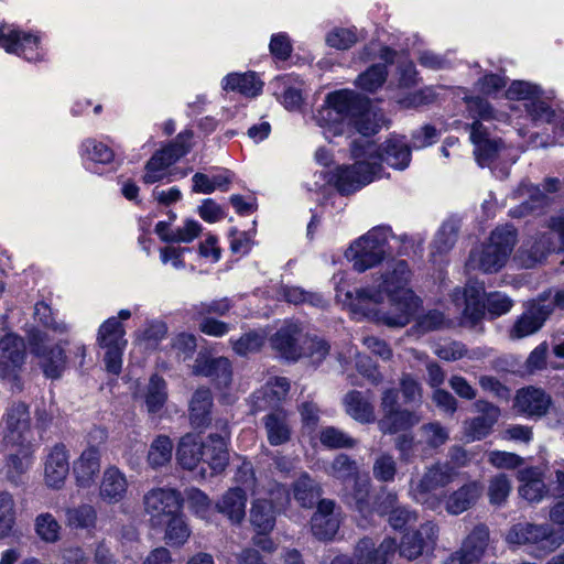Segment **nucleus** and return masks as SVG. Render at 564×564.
Returning a JSON list of instances; mask_svg holds the SVG:
<instances>
[{
	"instance_id": "603ef678",
	"label": "nucleus",
	"mask_w": 564,
	"mask_h": 564,
	"mask_svg": "<svg viewBox=\"0 0 564 564\" xmlns=\"http://www.w3.org/2000/svg\"><path fill=\"white\" fill-rule=\"evenodd\" d=\"M173 442L166 435L156 436L150 444L147 462L152 469L166 466L172 459Z\"/></svg>"
},
{
	"instance_id": "dca6fc26",
	"label": "nucleus",
	"mask_w": 564,
	"mask_h": 564,
	"mask_svg": "<svg viewBox=\"0 0 564 564\" xmlns=\"http://www.w3.org/2000/svg\"><path fill=\"white\" fill-rule=\"evenodd\" d=\"M326 473L341 481L352 480L354 487L351 494L347 496V502L354 507L359 513L370 512L368 505L370 480L368 478L358 477V466L355 460L345 454H339L333 460Z\"/></svg>"
},
{
	"instance_id": "09e8293b",
	"label": "nucleus",
	"mask_w": 564,
	"mask_h": 564,
	"mask_svg": "<svg viewBox=\"0 0 564 564\" xmlns=\"http://www.w3.org/2000/svg\"><path fill=\"white\" fill-rule=\"evenodd\" d=\"M17 454H11L7 463V476L12 482H18L33 464V444L18 445Z\"/></svg>"
},
{
	"instance_id": "6e6552de",
	"label": "nucleus",
	"mask_w": 564,
	"mask_h": 564,
	"mask_svg": "<svg viewBox=\"0 0 564 564\" xmlns=\"http://www.w3.org/2000/svg\"><path fill=\"white\" fill-rule=\"evenodd\" d=\"M516 231L511 226L496 228L487 243H482L470 251L466 262L468 271L478 270L484 273H494L501 270L514 247Z\"/></svg>"
},
{
	"instance_id": "c85d7f7f",
	"label": "nucleus",
	"mask_w": 564,
	"mask_h": 564,
	"mask_svg": "<svg viewBox=\"0 0 564 564\" xmlns=\"http://www.w3.org/2000/svg\"><path fill=\"white\" fill-rule=\"evenodd\" d=\"M398 544L394 539H384L378 547L371 539H361L356 547L357 564H390L395 556Z\"/></svg>"
},
{
	"instance_id": "aec40b11",
	"label": "nucleus",
	"mask_w": 564,
	"mask_h": 564,
	"mask_svg": "<svg viewBox=\"0 0 564 564\" xmlns=\"http://www.w3.org/2000/svg\"><path fill=\"white\" fill-rule=\"evenodd\" d=\"M26 350L22 337L8 333L0 338V378L20 390V371L25 362Z\"/></svg>"
},
{
	"instance_id": "a18cd8bd",
	"label": "nucleus",
	"mask_w": 564,
	"mask_h": 564,
	"mask_svg": "<svg viewBox=\"0 0 564 564\" xmlns=\"http://www.w3.org/2000/svg\"><path fill=\"white\" fill-rule=\"evenodd\" d=\"M422 416L416 412L397 410L388 415H382L378 425L381 432L394 434L406 431L416 425Z\"/></svg>"
},
{
	"instance_id": "4d7b16f0",
	"label": "nucleus",
	"mask_w": 564,
	"mask_h": 564,
	"mask_svg": "<svg viewBox=\"0 0 564 564\" xmlns=\"http://www.w3.org/2000/svg\"><path fill=\"white\" fill-rule=\"evenodd\" d=\"M457 231L458 225L455 220L444 221L433 240L432 256L435 257L449 251L456 242Z\"/></svg>"
},
{
	"instance_id": "5701e85b",
	"label": "nucleus",
	"mask_w": 564,
	"mask_h": 564,
	"mask_svg": "<svg viewBox=\"0 0 564 564\" xmlns=\"http://www.w3.org/2000/svg\"><path fill=\"white\" fill-rule=\"evenodd\" d=\"M304 334L302 326L286 322L270 339L272 348L286 360L296 361L303 357Z\"/></svg>"
},
{
	"instance_id": "c03bdc74",
	"label": "nucleus",
	"mask_w": 564,
	"mask_h": 564,
	"mask_svg": "<svg viewBox=\"0 0 564 564\" xmlns=\"http://www.w3.org/2000/svg\"><path fill=\"white\" fill-rule=\"evenodd\" d=\"M96 341L99 347H127L124 326L116 316L107 318L98 328Z\"/></svg>"
},
{
	"instance_id": "72a5a7b5",
	"label": "nucleus",
	"mask_w": 564,
	"mask_h": 564,
	"mask_svg": "<svg viewBox=\"0 0 564 564\" xmlns=\"http://www.w3.org/2000/svg\"><path fill=\"white\" fill-rule=\"evenodd\" d=\"M128 487L124 473L116 466H108L101 476L99 497L107 503H118L126 498Z\"/></svg>"
},
{
	"instance_id": "8fccbe9b",
	"label": "nucleus",
	"mask_w": 564,
	"mask_h": 564,
	"mask_svg": "<svg viewBox=\"0 0 564 564\" xmlns=\"http://www.w3.org/2000/svg\"><path fill=\"white\" fill-rule=\"evenodd\" d=\"M345 406L347 413L360 423H370L375 421L373 406L368 398H365L358 391H351L345 397Z\"/></svg>"
},
{
	"instance_id": "bb28decb",
	"label": "nucleus",
	"mask_w": 564,
	"mask_h": 564,
	"mask_svg": "<svg viewBox=\"0 0 564 564\" xmlns=\"http://www.w3.org/2000/svg\"><path fill=\"white\" fill-rule=\"evenodd\" d=\"M489 531L484 524L474 528L459 552L452 554L444 564H478L488 544Z\"/></svg>"
},
{
	"instance_id": "052dcab7",
	"label": "nucleus",
	"mask_w": 564,
	"mask_h": 564,
	"mask_svg": "<svg viewBox=\"0 0 564 564\" xmlns=\"http://www.w3.org/2000/svg\"><path fill=\"white\" fill-rule=\"evenodd\" d=\"M280 295L289 303H308L313 306H324L326 300L318 293H308L297 286L282 285Z\"/></svg>"
},
{
	"instance_id": "f704fd0d",
	"label": "nucleus",
	"mask_w": 564,
	"mask_h": 564,
	"mask_svg": "<svg viewBox=\"0 0 564 564\" xmlns=\"http://www.w3.org/2000/svg\"><path fill=\"white\" fill-rule=\"evenodd\" d=\"M518 480L521 482L519 495L529 502H540L547 492L543 480V473L538 467H528L519 470Z\"/></svg>"
},
{
	"instance_id": "f03ea898",
	"label": "nucleus",
	"mask_w": 564,
	"mask_h": 564,
	"mask_svg": "<svg viewBox=\"0 0 564 564\" xmlns=\"http://www.w3.org/2000/svg\"><path fill=\"white\" fill-rule=\"evenodd\" d=\"M314 119L328 140L350 128L368 137L377 133L384 122L382 112L373 109L369 99L351 89L329 93Z\"/></svg>"
},
{
	"instance_id": "7c9ffc66",
	"label": "nucleus",
	"mask_w": 564,
	"mask_h": 564,
	"mask_svg": "<svg viewBox=\"0 0 564 564\" xmlns=\"http://www.w3.org/2000/svg\"><path fill=\"white\" fill-rule=\"evenodd\" d=\"M334 510L333 500L323 499L318 502L311 521L312 532L318 540H332L337 533L340 520Z\"/></svg>"
},
{
	"instance_id": "f8f14e48",
	"label": "nucleus",
	"mask_w": 564,
	"mask_h": 564,
	"mask_svg": "<svg viewBox=\"0 0 564 564\" xmlns=\"http://www.w3.org/2000/svg\"><path fill=\"white\" fill-rule=\"evenodd\" d=\"M28 343L43 375L48 379L61 378L67 367L64 346L61 343L52 344L48 334L36 328L30 330Z\"/></svg>"
},
{
	"instance_id": "4468645a",
	"label": "nucleus",
	"mask_w": 564,
	"mask_h": 564,
	"mask_svg": "<svg viewBox=\"0 0 564 564\" xmlns=\"http://www.w3.org/2000/svg\"><path fill=\"white\" fill-rule=\"evenodd\" d=\"M0 47L28 62L43 61L46 55L40 31H24L8 23H0Z\"/></svg>"
},
{
	"instance_id": "412c9836",
	"label": "nucleus",
	"mask_w": 564,
	"mask_h": 564,
	"mask_svg": "<svg viewBox=\"0 0 564 564\" xmlns=\"http://www.w3.org/2000/svg\"><path fill=\"white\" fill-rule=\"evenodd\" d=\"M474 408L479 415L463 425V440L467 443L487 437L500 416L499 408L487 401L478 400Z\"/></svg>"
},
{
	"instance_id": "338daca9",
	"label": "nucleus",
	"mask_w": 564,
	"mask_h": 564,
	"mask_svg": "<svg viewBox=\"0 0 564 564\" xmlns=\"http://www.w3.org/2000/svg\"><path fill=\"white\" fill-rule=\"evenodd\" d=\"M511 481L505 474H499L489 480L488 497L491 505L501 506L511 492Z\"/></svg>"
},
{
	"instance_id": "bf43d9fd",
	"label": "nucleus",
	"mask_w": 564,
	"mask_h": 564,
	"mask_svg": "<svg viewBox=\"0 0 564 564\" xmlns=\"http://www.w3.org/2000/svg\"><path fill=\"white\" fill-rule=\"evenodd\" d=\"M267 339V333L263 329L251 330L243 334L240 338L230 339L234 351L239 356H247L260 350Z\"/></svg>"
},
{
	"instance_id": "79ce46f5",
	"label": "nucleus",
	"mask_w": 564,
	"mask_h": 564,
	"mask_svg": "<svg viewBox=\"0 0 564 564\" xmlns=\"http://www.w3.org/2000/svg\"><path fill=\"white\" fill-rule=\"evenodd\" d=\"M514 196L522 199L519 208L511 210L513 216H524L531 212H534L543 207L546 203V195L536 186L531 183L523 181Z\"/></svg>"
},
{
	"instance_id": "ea45409f",
	"label": "nucleus",
	"mask_w": 564,
	"mask_h": 564,
	"mask_svg": "<svg viewBox=\"0 0 564 564\" xmlns=\"http://www.w3.org/2000/svg\"><path fill=\"white\" fill-rule=\"evenodd\" d=\"M80 155L87 169L97 172L98 165H108L115 160L113 150L96 139H87L80 145Z\"/></svg>"
},
{
	"instance_id": "774afa93",
	"label": "nucleus",
	"mask_w": 564,
	"mask_h": 564,
	"mask_svg": "<svg viewBox=\"0 0 564 564\" xmlns=\"http://www.w3.org/2000/svg\"><path fill=\"white\" fill-rule=\"evenodd\" d=\"M187 503L192 512L205 520L209 521L213 514V508L208 496L199 489L193 488L187 491Z\"/></svg>"
},
{
	"instance_id": "c9c22d12",
	"label": "nucleus",
	"mask_w": 564,
	"mask_h": 564,
	"mask_svg": "<svg viewBox=\"0 0 564 564\" xmlns=\"http://www.w3.org/2000/svg\"><path fill=\"white\" fill-rule=\"evenodd\" d=\"M481 492L482 486L478 481L465 484L446 497L445 509L449 514H460L477 501Z\"/></svg>"
},
{
	"instance_id": "f3484780",
	"label": "nucleus",
	"mask_w": 564,
	"mask_h": 564,
	"mask_svg": "<svg viewBox=\"0 0 564 564\" xmlns=\"http://www.w3.org/2000/svg\"><path fill=\"white\" fill-rule=\"evenodd\" d=\"M506 98L522 102L527 116L533 121H550L553 109L547 102L549 96L536 84L527 80H513L507 88Z\"/></svg>"
},
{
	"instance_id": "e2e57ef3",
	"label": "nucleus",
	"mask_w": 564,
	"mask_h": 564,
	"mask_svg": "<svg viewBox=\"0 0 564 564\" xmlns=\"http://www.w3.org/2000/svg\"><path fill=\"white\" fill-rule=\"evenodd\" d=\"M34 318L45 328L54 332L55 334H66L69 327L63 321H56L52 308L45 302H37L34 306Z\"/></svg>"
},
{
	"instance_id": "6ab92c4d",
	"label": "nucleus",
	"mask_w": 564,
	"mask_h": 564,
	"mask_svg": "<svg viewBox=\"0 0 564 564\" xmlns=\"http://www.w3.org/2000/svg\"><path fill=\"white\" fill-rule=\"evenodd\" d=\"M554 306L564 308V291H557L553 301L540 299L532 303L514 323L510 337L520 339L538 332Z\"/></svg>"
},
{
	"instance_id": "58836bf2",
	"label": "nucleus",
	"mask_w": 564,
	"mask_h": 564,
	"mask_svg": "<svg viewBox=\"0 0 564 564\" xmlns=\"http://www.w3.org/2000/svg\"><path fill=\"white\" fill-rule=\"evenodd\" d=\"M290 390V382L284 377L270 379L265 386L254 393V406L257 411L274 408L285 399Z\"/></svg>"
},
{
	"instance_id": "9d476101",
	"label": "nucleus",
	"mask_w": 564,
	"mask_h": 564,
	"mask_svg": "<svg viewBox=\"0 0 564 564\" xmlns=\"http://www.w3.org/2000/svg\"><path fill=\"white\" fill-rule=\"evenodd\" d=\"M289 502V490L280 484L270 481L268 488L252 502L250 521L254 530L261 534H269L275 525L276 514L284 510Z\"/></svg>"
},
{
	"instance_id": "1a4fd4ad",
	"label": "nucleus",
	"mask_w": 564,
	"mask_h": 564,
	"mask_svg": "<svg viewBox=\"0 0 564 564\" xmlns=\"http://www.w3.org/2000/svg\"><path fill=\"white\" fill-rule=\"evenodd\" d=\"M506 542L511 546H523L530 555L542 558L555 551L562 541L550 524L520 522L513 524L506 534Z\"/></svg>"
},
{
	"instance_id": "864d4df0",
	"label": "nucleus",
	"mask_w": 564,
	"mask_h": 564,
	"mask_svg": "<svg viewBox=\"0 0 564 564\" xmlns=\"http://www.w3.org/2000/svg\"><path fill=\"white\" fill-rule=\"evenodd\" d=\"M166 400L167 387L165 380L158 375H153L150 378L147 392L144 395V401L148 411L150 413H158L159 411L162 410Z\"/></svg>"
},
{
	"instance_id": "20e7f679",
	"label": "nucleus",
	"mask_w": 564,
	"mask_h": 564,
	"mask_svg": "<svg viewBox=\"0 0 564 564\" xmlns=\"http://www.w3.org/2000/svg\"><path fill=\"white\" fill-rule=\"evenodd\" d=\"M227 423L223 424L220 434H210L204 442L198 434H186L181 437L176 447V460L187 470L199 467V475L206 478L221 473L229 462Z\"/></svg>"
},
{
	"instance_id": "393cba45",
	"label": "nucleus",
	"mask_w": 564,
	"mask_h": 564,
	"mask_svg": "<svg viewBox=\"0 0 564 564\" xmlns=\"http://www.w3.org/2000/svg\"><path fill=\"white\" fill-rule=\"evenodd\" d=\"M552 251L564 252V213L553 217L550 223V230L543 232L531 245L529 250V261L525 265L540 262L546 253Z\"/></svg>"
},
{
	"instance_id": "cd10ccee",
	"label": "nucleus",
	"mask_w": 564,
	"mask_h": 564,
	"mask_svg": "<svg viewBox=\"0 0 564 564\" xmlns=\"http://www.w3.org/2000/svg\"><path fill=\"white\" fill-rule=\"evenodd\" d=\"M69 473V453L64 444L50 448L44 462V481L53 489L64 486Z\"/></svg>"
},
{
	"instance_id": "473e14b6",
	"label": "nucleus",
	"mask_w": 564,
	"mask_h": 564,
	"mask_svg": "<svg viewBox=\"0 0 564 564\" xmlns=\"http://www.w3.org/2000/svg\"><path fill=\"white\" fill-rule=\"evenodd\" d=\"M193 373L214 379L218 386L226 387L231 381V364L226 357L212 358L198 354L193 365Z\"/></svg>"
},
{
	"instance_id": "0eeeda50",
	"label": "nucleus",
	"mask_w": 564,
	"mask_h": 564,
	"mask_svg": "<svg viewBox=\"0 0 564 564\" xmlns=\"http://www.w3.org/2000/svg\"><path fill=\"white\" fill-rule=\"evenodd\" d=\"M469 116L475 119L470 126L469 139L474 144V154L479 166H489L501 149V142L490 138L482 121L503 120L505 115L497 112L487 100L480 97H465Z\"/></svg>"
},
{
	"instance_id": "3c124183",
	"label": "nucleus",
	"mask_w": 564,
	"mask_h": 564,
	"mask_svg": "<svg viewBox=\"0 0 564 564\" xmlns=\"http://www.w3.org/2000/svg\"><path fill=\"white\" fill-rule=\"evenodd\" d=\"M164 540L171 546H182L191 535V529L181 511L165 519Z\"/></svg>"
},
{
	"instance_id": "39448f33",
	"label": "nucleus",
	"mask_w": 564,
	"mask_h": 564,
	"mask_svg": "<svg viewBox=\"0 0 564 564\" xmlns=\"http://www.w3.org/2000/svg\"><path fill=\"white\" fill-rule=\"evenodd\" d=\"M391 240H398L401 243L399 254H408L409 245L413 243L410 236H395L390 226L379 225L354 239L345 250L344 257L356 272L364 273L380 265L392 256Z\"/></svg>"
},
{
	"instance_id": "c756f323",
	"label": "nucleus",
	"mask_w": 564,
	"mask_h": 564,
	"mask_svg": "<svg viewBox=\"0 0 564 564\" xmlns=\"http://www.w3.org/2000/svg\"><path fill=\"white\" fill-rule=\"evenodd\" d=\"M274 95L285 109L299 110L303 102L304 82L294 75H283L272 82Z\"/></svg>"
},
{
	"instance_id": "49530a36",
	"label": "nucleus",
	"mask_w": 564,
	"mask_h": 564,
	"mask_svg": "<svg viewBox=\"0 0 564 564\" xmlns=\"http://www.w3.org/2000/svg\"><path fill=\"white\" fill-rule=\"evenodd\" d=\"M415 323L406 330L410 337L419 338L430 332L438 330L449 324V319L438 310H430L414 317Z\"/></svg>"
},
{
	"instance_id": "9b49d317",
	"label": "nucleus",
	"mask_w": 564,
	"mask_h": 564,
	"mask_svg": "<svg viewBox=\"0 0 564 564\" xmlns=\"http://www.w3.org/2000/svg\"><path fill=\"white\" fill-rule=\"evenodd\" d=\"M412 272L404 260H395L389 263L376 279L373 288L350 290L354 295L366 293L367 302H383L384 297L400 296L405 292H414L409 285Z\"/></svg>"
},
{
	"instance_id": "37998d69",
	"label": "nucleus",
	"mask_w": 564,
	"mask_h": 564,
	"mask_svg": "<svg viewBox=\"0 0 564 564\" xmlns=\"http://www.w3.org/2000/svg\"><path fill=\"white\" fill-rule=\"evenodd\" d=\"M167 325L161 319L147 321L144 327L134 334V346L143 350H153L165 338Z\"/></svg>"
},
{
	"instance_id": "b1692460",
	"label": "nucleus",
	"mask_w": 564,
	"mask_h": 564,
	"mask_svg": "<svg viewBox=\"0 0 564 564\" xmlns=\"http://www.w3.org/2000/svg\"><path fill=\"white\" fill-rule=\"evenodd\" d=\"M438 536V528L433 522L423 523L419 530L403 535L399 545L400 556L415 560L424 552L433 550Z\"/></svg>"
},
{
	"instance_id": "0e129e2a",
	"label": "nucleus",
	"mask_w": 564,
	"mask_h": 564,
	"mask_svg": "<svg viewBox=\"0 0 564 564\" xmlns=\"http://www.w3.org/2000/svg\"><path fill=\"white\" fill-rule=\"evenodd\" d=\"M303 357L307 358L313 365L321 364L329 352L328 343L318 337V336H310L306 335L305 340H303Z\"/></svg>"
},
{
	"instance_id": "a19ab883",
	"label": "nucleus",
	"mask_w": 564,
	"mask_h": 564,
	"mask_svg": "<svg viewBox=\"0 0 564 564\" xmlns=\"http://www.w3.org/2000/svg\"><path fill=\"white\" fill-rule=\"evenodd\" d=\"M246 492L240 487L229 489L217 502V510L232 523H239L246 516Z\"/></svg>"
},
{
	"instance_id": "de8ad7c7",
	"label": "nucleus",
	"mask_w": 564,
	"mask_h": 564,
	"mask_svg": "<svg viewBox=\"0 0 564 564\" xmlns=\"http://www.w3.org/2000/svg\"><path fill=\"white\" fill-rule=\"evenodd\" d=\"M212 405L210 391L205 388L197 389L189 403V419L193 426L202 427L209 422Z\"/></svg>"
},
{
	"instance_id": "5fc2aeb1",
	"label": "nucleus",
	"mask_w": 564,
	"mask_h": 564,
	"mask_svg": "<svg viewBox=\"0 0 564 564\" xmlns=\"http://www.w3.org/2000/svg\"><path fill=\"white\" fill-rule=\"evenodd\" d=\"M293 494L302 507L311 508L321 496V488L307 473H303L293 486Z\"/></svg>"
},
{
	"instance_id": "e433bc0d",
	"label": "nucleus",
	"mask_w": 564,
	"mask_h": 564,
	"mask_svg": "<svg viewBox=\"0 0 564 564\" xmlns=\"http://www.w3.org/2000/svg\"><path fill=\"white\" fill-rule=\"evenodd\" d=\"M264 430L270 445L280 446L291 440L292 427L284 410H274L263 417Z\"/></svg>"
},
{
	"instance_id": "13d9d810",
	"label": "nucleus",
	"mask_w": 564,
	"mask_h": 564,
	"mask_svg": "<svg viewBox=\"0 0 564 564\" xmlns=\"http://www.w3.org/2000/svg\"><path fill=\"white\" fill-rule=\"evenodd\" d=\"M388 72L386 64H375L361 73L355 80L358 88L373 93L387 80Z\"/></svg>"
},
{
	"instance_id": "423d86ee",
	"label": "nucleus",
	"mask_w": 564,
	"mask_h": 564,
	"mask_svg": "<svg viewBox=\"0 0 564 564\" xmlns=\"http://www.w3.org/2000/svg\"><path fill=\"white\" fill-rule=\"evenodd\" d=\"M484 296L485 285L477 281H469L463 290L455 289L451 295L456 311L473 324L484 316L486 308L491 315L500 316L512 307L511 299L500 292L489 293L486 301Z\"/></svg>"
},
{
	"instance_id": "a211bd4d",
	"label": "nucleus",
	"mask_w": 564,
	"mask_h": 564,
	"mask_svg": "<svg viewBox=\"0 0 564 564\" xmlns=\"http://www.w3.org/2000/svg\"><path fill=\"white\" fill-rule=\"evenodd\" d=\"M142 502L152 527H160L167 517L182 510L183 499L174 488L154 487L144 494Z\"/></svg>"
},
{
	"instance_id": "a878e982",
	"label": "nucleus",
	"mask_w": 564,
	"mask_h": 564,
	"mask_svg": "<svg viewBox=\"0 0 564 564\" xmlns=\"http://www.w3.org/2000/svg\"><path fill=\"white\" fill-rule=\"evenodd\" d=\"M101 467V451L88 445L73 462V476L78 488L87 489L96 484Z\"/></svg>"
},
{
	"instance_id": "2eb2a0df",
	"label": "nucleus",
	"mask_w": 564,
	"mask_h": 564,
	"mask_svg": "<svg viewBox=\"0 0 564 564\" xmlns=\"http://www.w3.org/2000/svg\"><path fill=\"white\" fill-rule=\"evenodd\" d=\"M456 476L457 471L451 465L435 464L427 468L420 480L411 482L410 494L416 502L427 509L437 510L443 505V499L435 490L451 484Z\"/></svg>"
},
{
	"instance_id": "680f3d73",
	"label": "nucleus",
	"mask_w": 564,
	"mask_h": 564,
	"mask_svg": "<svg viewBox=\"0 0 564 564\" xmlns=\"http://www.w3.org/2000/svg\"><path fill=\"white\" fill-rule=\"evenodd\" d=\"M96 518V510L90 505H82L66 510V520L70 528H91L95 525Z\"/></svg>"
},
{
	"instance_id": "7ed1b4c3",
	"label": "nucleus",
	"mask_w": 564,
	"mask_h": 564,
	"mask_svg": "<svg viewBox=\"0 0 564 564\" xmlns=\"http://www.w3.org/2000/svg\"><path fill=\"white\" fill-rule=\"evenodd\" d=\"M346 271H338L333 275L336 300L346 307L356 319L366 318L377 325L391 329H400L408 326L419 314L423 301L415 292H405L400 296L387 297L388 306H380L382 302H367L366 293L354 295L347 289Z\"/></svg>"
},
{
	"instance_id": "4be33fe9",
	"label": "nucleus",
	"mask_w": 564,
	"mask_h": 564,
	"mask_svg": "<svg viewBox=\"0 0 564 564\" xmlns=\"http://www.w3.org/2000/svg\"><path fill=\"white\" fill-rule=\"evenodd\" d=\"M4 441L11 445L33 444L30 413L24 403H13L7 410Z\"/></svg>"
},
{
	"instance_id": "69168bd1",
	"label": "nucleus",
	"mask_w": 564,
	"mask_h": 564,
	"mask_svg": "<svg viewBox=\"0 0 564 564\" xmlns=\"http://www.w3.org/2000/svg\"><path fill=\"white\" fill-rule=\"evenodd\" d=\"M357 40L356 28H335L325 37L326 44L336 50H348Z\"/></svg>"
},
{
	"instance_id": "2f4dec72",
	"label": "nucleus",
	"mask_w": 564,
	"mask_h": 564,
	"mask_svg": "<svg viewBox=\"0 0 564 564\" xmlns=\"http://www.w3.org/2000/svg\"><path fill=\"white\" fill-rule=\"evenodd\" d=\"M551 405V398L541 389L528 387L520 389L514 398L517 412L529 416H542Z\"/></svg>"
},
{
	"instance_id": "4c0bfd02",
	"label": "nucleus",
	"mask_w": 564,
	"mask_h": 564,
	"mask_svg": "<svg viewBox=\"0 0 564 564\" xmlns=\"http://www.w3.org/2000/svg\"><path fill=\"white\" fill-rule=\"evenodd\" d=\"M221 88L225 91H236L253 98L261 94L263 82L254 72L230 73L221 79Z\"/></svg>"
},
{
	"instance_id": "ddd939ff",
	"label": "nucleus",
	"mask_w": 564,
	"mask_h": 564,
	"mask_svg": "<svg viewBox=\"0 0 564 564\" xmlns=\"http://www.w3.org/2000/svg\"><path fill=\"white\" fill-rule=\"evenodd\" d=\"M193 132L185 130L176 137L175 141L162 150L155 152L152 158L147 162L142 181L145 184H154L158 182L167 181L173 178L170 166L184 156L191 149V141Z\"/></svg>"
},
{
	"instance_id": "f257e3e1",
	"label": "nucleus",
	"mask_w": 564,
	"mask_h": 564,
	"mask_svg": "<svg viewBox=\"0 0 564 564\" xmlns=\"http://www.w3.org/2000/svg\"><path fill=\"white\" fill-rule=\"evenodd\" d=\"M355 163L336 169L333 180L343 194L360 189L382 176V163L403 171L411 162V149L404 137L393 135L381 147L370 141H355L351 147Z\"/></svg>"
},
{
	"instance_id": "6e6d98bb",
	"label": "nucleus",
	"mask_w": 564,
	"mask_h": 564,
	"mask_svg": "<svg viewBox=\"0 0 564 564\" xmlns=\"http://www.w3.org/2000/svg\"><path fill=\"white\" fill-rule=\"evenodd\" d=\"M36 535L45 543H55L61 538L62 527L50 512L40 513L34 520Z\"/></svg>"
}]
</instances>
